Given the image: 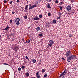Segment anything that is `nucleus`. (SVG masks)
Listing matches in <instances>:
<instances>
[{
    "mask_svg": "<svg viewBox=\"0 0 78 78\" xmlns=\"http://www.w3.org/2000/svg\"><path fill=\"white\" fill-rule=\"evenodd\" d=\"M45 69H43L42 70L41 72L42 73H44V72H45Z\"/></svg>",
    "mask_w": 78,
    "mask_h": 78,
    "instance_id": "obj_22",
    "label": "nucleus"
},
{
    "mask_svg": "<svg viewBox=\"0 0 78 78\" xmlns=\"http://www.w3.org/2000/svg\"><path fill=\"white\" fill-rule=\"evenodd\" d=\"M71 55V51H70V50H69L66 52L65 55L66 57H68L70 56Z\"/></svg>",
    "mask_w": 78,
    "mask_h": 78,
    "instance_id": "obj_2",
    "label": "nucleus"
},
{
    "mask_svg": "<svg viewBox=\"0 0 78 78\" xmlns=\"http://www.w3.org/2000/svg\"><path fill=\"white\" fill-rule=\"evenodd\" d=\"M26 76H27V77L29 76V73H28V72H27V73L26 74Z\"/></svg>",
    "mask_w": 78,
    "mask_h": 78,
    "instance_id": "obj_15",
    "label": "nucleus"
},
{
    "mask_svg": "<svg viewBox=\"0 0 78 78\" xmlns=\"http://www.w3.org/2000/svg\"><path fill=\"white\" fill-rule=\"evenodd\" d=\"M47 2H51V0H45Z\"/></svg>",
    "mask_w": 78,
    "mask_h": 78,
    "instance_id": "obj_31",
    "label": "nucleus"
},
{
    "mask_svg": "<svg viewBox=\"0 0 78 78\" xmlns=\"http://www.w3.org/2000/svg\"><path fill=\"white\" fill-rule=\"evenodd\" d=\"M12 14H15V12H14L12 11Z\"/></svg>",
    "mask_w": 78,
    "mask_h": 78,
    "instance_id": "obj_34",
    "label": "nucleus"
},
{
    "mask_svg": "<svg viewBox=\"0 0 78 78\" xmlns=\"http://www.w3.org/2000/svg\"><path fill=\"white\" fill-rule=\"evenodd\" d=\"M39 36L40 37H41V36H42V34L41 33L39 34Z\"/></svg>",
    "mask_w": 78,
    "mask_h": 78,
    "instance_id": "obj_29",
    "label": "nucleus"
},
{
    "mask_svg": "<svg viewBox=\"0 0 78 78\" xmlns=\"http://www.w3.org/2000/svg\"><path fill=\"white\" fill-rule=\"evenodd\" d=\"M59 16H61L62 13H60V12H59L58 13Z\"/></svg>",
    "mask_w": 78,
    "mask_h": 78,
    "instance_id": "obj_35",
    "label": "nucleus"
},
{
    "mask_svg": "<svg viewBox=\"0 0 78 78\" xmlns=\"http://www.w3.org/2000/svg\"><path fill=\"white\" fill-rule=\"evenodd\" d=\"M22 69H25V66L23 65L22 67H21Z\"/></svg>",
    "mask_w": 78,
    "mask_h": 78,
    "instance_id": "obj_28",
    "label": "nucleus"
},
{
    "mask_svg": "<svg viewBox=\"0 0 78 78\" xmlns=\"http://www.w3.org/2000/svg\"><path fill=\"white\" fill-rule=\"evenodd\" d=\"M58 7L59 8L60 10H62V7H61V6H59Z\"/></svg>",
    "mask_w": 78,
    "mask_h": 78,
    "instance_id": "obj_17",
    "label": "nucleus"
},
{
    "mask_svg": "<svg viewBox=\"0 0 78 78\" xmlns=\"http://www.w3.org/2000/svg\"><path fill=\"white\" fill-rule=\"evenodd\" d=\"M59 78H64V76H60V75L59 76Z\"/></svg>",
    "mask_w": 78,
    "mask_h": 78,
    "instance_id": "obj_26",
    "label": "nucleus"
},
{
    "mask_svg": "<svg viewBox=\"0 0 78 78\" xmlns=\"http://www.w3.org/2000/svg\"><path fill=\"white\" fill-rule=\"evenodd\" d=\"M20 19L19 18H16L15 20V22L16 23V25H19L20 24V23H19L20 22Z\"/></svg>",
    "mask_w": 78,
    "mask_h": 78,
    "instance_id": "obj_4",
    "label": "nucleus"
},
{
    "mask_svg": "<svg viewBox=\"0 0 78 78\" xmlns=\"http://www.w3.org/2000/svg\"><path fill=\"white\" fill-rule=\"evenodd\" d=\"M72 34H70L69 35V37H72Z\"/></svg>",
    "mask_w": 78,
    "mask_h": 78,
    "instance_id": "obj_42",
    "label": "nucleus"
},
{
    "mask_svg": "<svg viewBox=\"0 0 78 78\" xmlns=\"http://www.w3.org/2000/svg\"><path fill=\"white\" fill-rule=\"evenodd\" d=\"M9 36H11V35H9Z\"/></svg>",
    "mask_w": 78,
    "mask_h": 78,
    "instance_id": "obj_53",
    "label": "nucleus"
},
{
    "mask_svg": "<svg viewBox=\"0 0 78 78\" xmlns=\"http://www.w3.org/2000/svg\"><path fill=\"white\" fill-rule=\"evenodd\" d=\"M48 16H50L51 15V14L50 13H49L48 14Z\"/></svg>",
    "mask_w": 78,
    "mask_h": 78,
    "instance_id": "obj_40",
    "label": "nucleus"
},
{
    "mask_svg": "<svg viewBox=\"0 0 78 78\" xmlns=\"http://www.w3.org/2000/svg\"><path fill=\"white\" fill-rule=\"evenodd\" d=\"M28 40L29 41V42H31V41H32V40L31 39H30L29 40Z\"/></svg>",
    "mask_w": 78,
    "mask_h": 78,
    "instance_id": "obj_38",
    "label": "nucleus"
},
{
    "mask_svg": "<svg viewBox=\"0 0 78 78\" xmlns=\"http://www.w3.org/2000/svg\"><path fill=\"white\" fill-rule=\"evenodd\" d=\"M36 6V5H33L32 6H31V4H30L29 5V9H33V8H35Z\"/></svg>",
    "mask_w": 78,
    "mask_h": 78,
    "instance_id": "obj_8",
    "label": "nucleus"
},
{
    "mask_svg": "<svg viewBox=\"0 0 78 78\" xmlns=\"http://www.w3.org/2000/svg\"><path fill=\"white\" fill-rule=\"evenodd\" d=\"M14 41V38H13L12 40V41Z\"/></svg>",
    "mask_w": 78,
    "mask_h": 78,
    "instance_id": "obj_44",
    "label": "nucleus"
},
{
    "mask_svg": "<svg viewBox=\"0 0 78 78\" xmlns=\"http://www.w3.org/2000/svg\"><path fill=\"white\" fill-rule=\"evenodd\" d=\"M68 14H69V15H70V14H71V13H69Z\"/></svg>",
    "mask_w": 78,
    "mask_h": 78,
    "instance_id": "obj_48",
    "label": "nucleus"
},
{
    "mask_svg": "<svg viewBox=\"0 0 78 78\" xmlns=\"http://www.w3.org/2000/svg\"><path fill=\"white\" fill-rule=\"evenodd\" d=\"M9 28H10V27L7 26L4 29V30H5V31H6V30H8Z\"/></svg>",
    "mask_w": 78,
    "mask_h": 78,
    "instance_id": "obj_10",
    "label": "nucleus"
},
{
    "mask_svg": "<svg viewBox=\"0 0 78 78\" xmlns=\"http://www.w3.org/2000/svg\"><path fill=\"white\" fill-rule=\"evenodd\" d=\"M9 2L10 4H12V1H11V2L9 1Z\"/></svg>",
    "mask_w": 78,
    "mask_h": 78,
    "instance_id": "obj_30",
    "label": "nucleus"
},
{
    "mask_svg": "<svg viewBox=\"0 0 78 78\" xmlns=\"http://www.w3.org/2000/svg\"><path fill=\"white\" fill-rule=\"evenodd\" d=\"M28 5H26V6L25 7V9H26L25 11V12H27V10H28Z\"/></svg>",
    "mask_w": 78,
    "mask_h": 78,
    "instance_id": "obj_9",
    "label": "nucleus"
},
{
    "mask_svg": "<svg viewBox=\"0 0 78 78\" xmlns=\"http://www.w3.org/2000/svg\"><path fill=\"white\" fill-rule=\"evenodd\" d=\"M55 3H59V2H58V0H56L55 1Z\"/></svg>",
    "mask_w": 78,
    "mask_h": 78,
    "instance_id": "obj_20",
    "label": "nucleus"
},
{
    "mask_svg": "<svg viewBox=\"0 0 78 78\" xmlns=\"http://www.w3.org/2000/svg\"><path fill=\"white\" fill-rule=\"evenodd\" d=\"M18 70H19V71H21V68L19 67L18 69Z\"/></svg>",
    "mask_w": 78,
    "mask_h": 78,
    "instance_id": "obj_25",
    "label": "nucleus"
},
{
    "mask_svg": "<svg viewBox=\"0 0 78 78\" xmlns=\"http://www.w3.org/2000/svg\"><path fill=\"white\" fill-rule=\"evenodd\" d=\"M35 4L34 5H35V6H36V7H35V8L36 7H37V5H38V4H39V2H38V1H36L35 2Z\"/></svg>",
    "mask_w": 78,
    "mask_h": 78,
    "instance_id": "obj_13",
    "label": "nucleus"
},
{
    "mask_svg": "<svg viewBox=\"0 0 78 78\" xmlns=\"http://www.w3.org/2000/svg\"><path fill=\"white\" fill-rule=\"evenodd\" d=\"M9 56H10V54H9V55H8Z\"/></svg>",
    "mask_w": 78,
    "mask_h": 78,
    "instance_id": "obj_49",
    "label": "nucleus"
},
{
    "mask_svg": "<svg viewBox=\"0 0 78 78\" xmlns=\"http://www.w3.org/2000/svg\"><path fill=\"white\" fill-rule=\"evenodd\" d=\"M62 59H63V60H64V58L63 57H62Z\"/></svg>",
    "mask_w": 78,
    "mask_h": 78,
    "instance_id": "obj_47",
    "label": "nucleus"
},
{
    "mask_svg": "<svg viewBox=\"0 0 78 78\" xmlns=\"http://www.w3.org/2000/svg\"><path fill=\"white\" fill-rule=\"evenodd\" d=\"M3 2L4 3H7V1L6 0H4Z\"/></svg>",
    "mask_w": 78,
    "mask_h": 78,
    "instance_id": "obj_27",
    "label": "nucleus"
},
{
    "mask_svg": "<svg viewBox=\"0 0 78 78\" xmlns=\"http://www.w3.org/2000/svg\"><path fill=\"white\" fill-rule=\"evenodd\" d=\"M32 62H33V63H36V60L35 58H33L32 59Z\"/></svg>",
    "mask_w": 78,
    "mask_h": 78,
    "instance_id": "obj_14",
    "label": "nucleus"
},
{
    "mask_svg": "<svg viewBox=\"0 0 78 78\" xmlns=\"http://www.w3.org/2000/svg\"><path fill=\"white\" fill-rule=\"evenodd\" d=\"M22 41H23V42H24L25 41V40L24 39V38H23L22 39Z\"/></svg>",
    "mask_w": 78,
    "mask_h": 78,
    "instance_id": "obj_41",
    "label": "nucleus"
},
{
    "mask_svg": "<svg viewBox=\"0 0 78 78\" xmlns=\"http://www.w3.org/2000/svg\"><path fill=\"white\" fill-rule=\"evenodd\" d=\"M33 20H39V18L37 17H35L33 19Z\"/></svg>",
    "mask_w": 78,
    "mask_h": 78,
    "instance_id": "obj_12",
    "label": "nucleus"
},
{
    "mask_svg": "<svg viewBox=\"0 0 78 78\" xmlns=\"http://www.w3.org/2000/svg\"><path fill=\"white\" fill-rule=\"evenodd\" d=\"M0 37H2V36L0 35Z\"/></svg>",
    "mask_w": 78,
    "mask_h": 78,
    "instance_id": "obj_50",
    "label": "nucleus"
},
{
    "mask_svg": "<svg viewBox=\"0 0 78 78\" xmlns=\"http://www.w3.org/2000/svg\"><path fill=\"white\" fill-rule=\"evenodd\" d=\"M22 9H23V7H21Z\"/></svg>",
    "mask_w": 78,
    "mask_h": 78,
    "instance_id": "obj_51",
    "label": "nucleus"
},
{
    "mask_svg": "<svg viewBox=\"0 0 78 78\" xmlns=\"http://www.w3.org/2000/svg\"><path fill=\"white\" fill-rule=\"evenodd\" d=\"M71 2H73V0H70Z\"/></svg>",
    "mask_w": 78,
    "mask_h": 78,
    "instance_id": "obj_46",
    "label": "nucleus"
},
{
    "mask_svg": "<svg viewBox=\"0 0 78 78\" xmlns=\"http://www.w3.org/2000/svg\"><path fill=\"white\" fill-rule=\"evenodd\" d=\"M24 19H27V16H24Z\"/></svg>",
    "mask_w": 78,
    "mask_h": 78,
    "instance_id": "obj_39",
    "label": "nucleus"
},
{
    "mask_svg": "<svg viewBox=\"0 0 78 78\" xmlns=\"http://www.w3.org/2000/svg\"><path fill=\"white\" fill-rule=\"evenodd\" d=\"M25 58L26 59H28V60H29V59H30L29 58H28V57H27V56H26Z\"/></svg>",
    "mask_w": 78,
    "mask_h": 78,
    "instance_id": "obj_24",
    "label": "nucleus"
},
{
    "mask_svg": "<svg viewBox=\"0 0 78 78\" xmlns=\"http://www.w3.org/2000/svg\"><path fill=\"white\" fill-rule=\"evenodd\" d=\"M49 44H48V47H52V45L53 43H54V41L52 40H51L49 42Z\"/></svg>",
    "mask_w": 78,
    "mask_h": 78,
    "instance_id": "obj_3",
    "label": "nucleus"
},
{
    "mask_svg": "<svg viewBox=\"0 0 78 78\" xmlns=\"http://www.w3.org/2000/svg\"><path fill=\"white\" fill-rule=\"evenodd\" d=\"M61 18V16H59V17H57V19L58 20V19H60Z\"/></svg>",
    "mask_w": 78,
    "mask_h": 78,
    "instance_id": "obj_36",
    "label": "nucleus"
},
{
    "mask_svg": "<svg viewBox=\"0 0 78 78\" xmlns=\"http://www.w3.org/2000/svg\"><path fill=\"white\" fill-rule=\"evenodd\" d=\"M10 23L11 24L12 23V20H10Z\"/></svg>",
    "mask_w": 78,
    "mask_h": 78,
    "instance_id": "obj_33",
    "label": "nucleus"
},
{
    "mask_svg": "<svg viewBox=\"0 0 78 78\" xmlns=\"http://www.w3.org/2000/svg\"><path fill=\"white\" fill-rule=\"evenodd\" d=\"M76 58V56L72 55H70L69 57H68L67 58V60L68 62H70V61H71V59L72 60L73 59H74L75 58Z\"/></svg>",
    "mask_w": 78,
    "mask_h": 78,
    "instance_id": "obj_1",
    "label": "nucleus"
},
{
    "mask_svg": "<svg viewBox=\"0 0 78 78\" xmlns=\"http://www.w3.org/2000/svg\"><path fill=\"white\" fill-rule=\"evenodd\" d=\"M47 74H46L44 75V77H47Z\"/></svg>",
    "mask_w": 78,
    "mask_h": 78,
    "instance_id": "obj_32",
    "label": "nucleus"
},
{
    "mask_svg": "<svg viewBox=\"0 0 78 78\" xmlns=\"http://www.w3.org/2000/svg\"><path fill=\"white\" fill-rule=\"evenodd\" d=\"M19 47L16 46L15 47H13L12 49L13 50H15V51H17V50H18V49H19Z\"/></svg>",
    "mask_w": 78,
    "mask_h": 78,
    "instance_id": "obj_5",
    "label": "nucleus"
},
{
    "mask_svg": "<svg viewBox=\"0 0 78 78\" xmlns=\"http://www.w3.org/2000/svg\"><path fill=\"white\" fill-rule=\"evenodd\" d=\"M20 1L19 0H17L16 1V2H17V3H19V2Z\"/></svg>",
    "mask_w": 78,
    "mask_h": 78,
    "instance_id": "obj_43",
    "label": "nucleus"
},
{
    "mask_svg": "<svg viewBox=\"0 0 78 78\" xmlns=\"http://www.w3.org/2000/svg\"><path fill=\"white\" fill-rule=\"evenodd\" d=\"M60 5H61V3L60 4Z\"/></svg>",
    "mask_w": 78,
    "mask_h": 78,
    "instance_id": "obj_52",
    "label": "nucleus"
},
{
    "mask_svg": "<svg viewBox=\"0 0 78 78\" xmlns=\"http://www.w3.org/2000/svg\"><path fill=\"white\" fill-rule=\"evenodd\" d=\"M39 16L40 18H42V15L41 14L39 15Z\"/></svg>",
    "mask_w": 78,
    "mask_h": 78,
    "instance_id": "obj_21",
    "label": "nucleus"
},
{
    "mask_svg": "<svg viewBox=\"0 0 78 78\" xmlns=\"http://www.w3.org/2000/svg\"><path fill=\"white\" fill-rule=\"evenodd\" d=\"M53 22L54 23H56V20H54Z\"/></svg>",
    "mask_w": 78,
    "mask_h": 78,
    "instance_id": "obj_19",
    "label": "nucleus"
},
{
    "mask_svg": "<svg viewBox=\"0 0 78 78\" xmlns=\"http://www.w3.org/2000/svg\"><path fill=\"white\" fill-rule=\"evenodd\" d=\"M47 8H51V7L50 5V4H48L47 5Z\"/></svg>",
    "mask_w": 78,
    "mask_h": 78,
    "instance_id": "obj_18",
    "label": "nucleus"
},
{
    "mask_svg": "<svg viewBox=\"0 0 78 78\" xmlns=\"http://www.w3.org/2000/svg\"><path fill=\"white\" fill-rule=\"evenodd\" d=\"M67 74V71L65 70L60 75V76H62L63 75H65L66 74Z\"/></svg>",
    "mask_w": 78,
    "mask_h": 78,
    "instance_id": "obj_7",
    "label": "nucleus"
},
{
    "mask_svg": "<svg viewBox=\"0 0 78 78\" xmlns=\"http://www.w3.org/2000/svg\"><path fill=\"white\" fill-rule=\"evenodd\" d=\"M39 73L38 72L37 73H36L37 78H40V76L39 75Z\"/></svg>",
    "mask_w": 78,
    "mask_h": 78,
    "instance_id": "obj_11",
    "label": "nucleus"
},
{
    "mask_svg": "<svg viewBox=\"0 0 78 78\" xmlns=\"http://www.w3.org/2000/svg\"><path fill=\"white\" fill-rule=\"evenodd\" d=\"M60 3H61V4H64V3L63 2H61Z\"/></svg>",
    "mask_w": 78,
    "mask_h": 78,
    "instance_id": "obj_45",
    "label": "nucleus"
},
{
    "mask_svg": "<svg viewBox=\"0 0 78 78\" xmlns=\"http://www.w3.org/2000/svg\"><path fill=\"white\" fill-rule=\"evenodd\" d=\"M25 43L26 44H28V43H30V41H29V40H28Z\"/></svg>",
    "mask_w": 78,
    "mask_h": 78,
    "instance_id": "obj_23",
    "label": "nucleus"
},
{
    "mask_svg": "<svg viewBox=\"0 0 78 78\" xmlns=\"http://www.w3.org/2000/svg\"><path fill=\"white\" fill-rule=\"evenodd\" d=\"M36 31H39L40 30V27H37L36 28Z\"/></svg>",
    "mask_w": 78,
    "mask_h": 78,
    "instance_id": "obj_16",
    "label": "nucleus"
},
{
    "mask_svg": "<svg viewBox=\"0 0 78 78\" xmlns=\"http://www.w3.org/2000/svg\"><path fill=\"white\" fill-rule=\"evenodd\" d=\"M66 9L68 11H69L72 9V7L70 5H68L66 7Z\"/></svg>",
    "mask_w": 78,
    "mask_h": 78,
    "instance_id": "obj_6",
    "label": "nucleus"
},
{
    "mask_svg": "<svg viewBox=\"0 0 78 78\" xmlns=\"http://www.w3.org/2000/svg\"><path fill=\"white\" fill-rule=\"evenodd\" d=\"M2 64H3L4 65H8V64H6V63H2Z\"/></svg>",
    "mask_w": 78,
    "mask_h": 78,
    "instance_id": "obj_37",
    "label": "nucleus"
}]
</instances>
